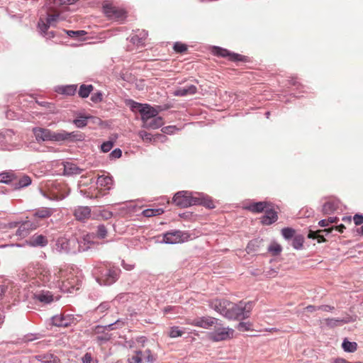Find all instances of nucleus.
Returning <instances> with one entry per match:
<instances>
[{
    "instance_id": "bb28decb",
    "label": "nucleus",
    "mask_w": 363,
    "mask_h": 363,
    "mask_svg": "<svg viewBox=\"0 0 363 363\" xmlns=\"http://www.w3.org/2000/svg\"><path fill=\"white\" fill-rule=\"evenodd\" d=\"M77 86L75 84L59 86L55 88V91L68 96L74 95L77 91Z\"/></svg>"
},
{
    "instance_id": "864d4df0",
    "label": "nucleus",
    "mask_w": 363,
    "mask_h": 363,
    "mask_svg": "<svg viewBox=\"0 0 363 363\" xmlns=\"http://www.w3.org/2000/svg\"><path fill=\"white\" fill-rule=\"evenodd\" d=\"M66 33L71 38H78L86 34L84 30H66Z\"/></svg>"
},
{
    "instance_id": "37998d69",
    "label": "nucleus",
    "mask_w": 363,
    "mask_h": 363,
    "mask_svg": "<svg viewBox=\"0 0 363 363\" xmlns=\"http://www.w3.org/2000/svg\"><path fill=\"white\" fill-rule=\"evenodd\" d=\"M0 182L8 184L9 182H13V175L11 173L3 172L0 174Z\"/></svg>"
},
{
    "instance_id": "49530a36",
    "label": "nucleus",
    "mask_w": 363,
    "mask_h": 363,
    "mask_svg": "<svg viewBox=\"0 0 363 363\" xmlns=\"http://www.w3.org/2000/svg\"><path fill=\"white\" fill-rule=\"evenodd\" d=\"M281 250V246L277 242L272 243L268 247V251L272 253L274 255H279Z\"/></svg>"
},
{
    "instance_id": "f3484780",
    "label": "nucleus",
    "mask_w": 363,
    "mask_h": 363,
    "mask_svg": "<svg viewBox=\"0 0 363 363\" xmlns=\"http://www.w3.org/2000/svg\"><path fill=\"white\" fill-rule=\"evenodd\" d=\"M215 53L218 56L228 57L230 60L234 62L245 60L244 56L237 53L230 52L226 49H223L218 47L215 48Z\"/></svg>"
},
{
    "instance_id": "c9c22d12",
    "label": "nucleus",
    "mask_w": 363,
    "mask_h": 363,
    "mask_svg": "<svg viewBox=\"0 0 363 363\" xmlns=\"http://www.w3.org/2000/svg\"><path fill=\"white\" fill-rule=\"evenodd\" d=\"M304 242V237L302 235H296L292 238L291 245L296 250H301Z\"/></svg>"
},
{
    "instance_id": "9d476101",
    "label": "nucleus",
    "mask_w": 363,
    "mask_h": 363,
    "mask_svg": "<svg viewBox=\"0 0 363 363\" xmlns=\"http://www.w3.org/2000/svg\"><path fill=\"white\" fill-rule=\"evenodd\" d=\"M52 323L57 327H68L72 324L76 323L77 318L72 314L61 313L55 315L52 318Z\"/></svg>"
},
{
    "instance_id": "e2e57ef3",
    "label": "nucleus",
    "mask_w": 363,
    "mask_h": 363,
    "mask_svg": "<svg viewBox=\"0 0 363 363\" xmlns=\"http://www.w3.org/2000/svg\"><path fill=\"white\" fill-rule=\"evenodd\" d=\"M37 359L38 361L41 362L42 363H48V361L51 359V354H40L37 356Z\"/></svg>"
},
{
    "instance_id": "6e6552de",
    "label": "nucleus",
    "mask_w": 363,
    "mask_h": 363,
    "mask_svg": "<svg viewBox=\"0 0 363 363\" xmlns=\"http://www.w3.org/2000/svg\"><path fill=\"white\" fill-rule=\"evenodd\" d=\"M120 272L121 270L118 268L107 269L96 278V281L101 286H110L118 280Z\"/></svg>"
},
{
    "instance_id": "423d86ee",
    "label": "nucleus",
    "mask_w": 363,
    "mask_h": 363,
    "mask_svg": "<svg viewBox=\"0 0 363 363\" xmlns=\"http://www.w3.org/2000/svg\"><path fill=\"white\" fill-rule=\"evenodd\" d=\"M190 238L191 235L188 232L174 230L164 233L162 242L171 245L177 244L186 242Z\"/></svg>"
},
{
    "instance_id": "6e6d98bb",
    "label": "nucleus",
    "mask_w": 363,
    "mask_h": 363,
    "mask_svg": "<svg viewBox=\"0 0 363 363\" xmlns=\"http://www.w3.org/2000/svg\"><path fill=\"white\" fill-rule=\"evenodd\" d=\"M128 104L130 105V108L133 111H139V109H141V107L144 106V104H140V103L134 101L133 100H130L128 102Z\"/></svg>"
},
{
    "instance_id": "7c9ffc66",
    "label": "nucleus",
    "mask_w": 363,
    "mask_h": 363,
    "mask_svg": "<svg viewBox=\"0 0 363 363\" xmlns=\"http://www.w3.org/2000/svg\"><path fill=\"white\" fill-rule=\"evenodd\" d=\"M338 208V203L334 201H330L323 206V213L324 214H330L337 210Z\"/></svg>"
},
{
    "instance_id": "9b49d317",
    "label": "nucleus",
    "mask_w": 363,
    "mask_h": 363,
    "mask_svg": "<svg viewBox=\"0 0 363 363\" xmlns=\"http://www.w3.org/2000/svg\"><path fill=\"white\" fill-rule=\"evenodd\" d=\"M69 194V190L67 187V186L64 184H55V186L52 191V196H47L45 194L43 193V196L52 200H62L65 197H67Z\"/></svg>"
},
{
    "instance_id": "13d9d810",
    "label": "nucleus",
    "mask_w": 363,
    "mask_h": 363,
    "mask_svg": "<svg viewBox=\"0 0 363 363\" xmlns=\"http://www.w3.org/2000/svg\"><path fill=\"white\" fill-rule=\"evenodd\" d=\"M110 308V304L108 302H103L101 303L96 309V311L99 313H104L107 311Z\"/></svg>"
},
{
    "instance_id": "09e8293b",
    "label": "nucleus",
    "mask_w": 363,
    "mask_h": 363,
    "mask_svg": "<svg viewBox=\"0 0 363 363\" xmlns=\"http://www.w3.org/2000/svg\"><path fill=\"white\" fill-rule=\"evenodd\" d=\"M50 26H51V25H50L47 21L45 22L42 19H40L38 23V27L43 35L48 31Z\"/></svg>"
},
{
    "instance_id": "dca6fc26",
    "label": "nucleus",
    "mask_w": 363,
    "mask_h": 363,
    "mask_svg": "<svg viewBox=\"0 0 363 363\" xmlns=\"http://www.w3.org/2000/svg\"><path fill=\"white\" fill-rule=\"evenodd\" d=\"M229 303L230 301L227 300L216 299L211 303L210 306L212 309L226 318V313L228 312L227 308H228Z\"/></svg>"
},
{
    "instance_id": "ea45409f",
    "label": "nucleus",
    "mask_w": 363,
    "mask_h": 363,
    "mask_svg": "<svg viewBox=\"0 0 363 363\" xmlns=\"http://www.w3.org/2000/svg\"><path fill=\"white\" fill-rule=\"evenodd\" d=\"M128 363H143V351L137 350L135 352V354L128 357Z\"/></svg>"
},
{
    "instance_id": "393cba45",
    "label": "nucleus",
    "mask_w": 363,
    "mask_h": 363,
    "mask_svg": "<svg viewBox=\"0 0 363 363\" xmlns=\"http://www.w3.org/2000/svg\"><path fill=\"white\" fill-rule=\"evenodd\" d=\"M163 123V119L161 116H155L147 122H145V123L142 125V127L147 129L155 130L162 127Z\"/></svg>"
},
{
    "instance_id": "de8ad7c7",
    "label": "nucleus",
    "mask_w": 363,
    "mask_h": 363,
    "mask_svg": "<svg viewBox=\"0 0 363 363\" xmlns=\"http://www.w3.org/2000/svg\"><path fill=\"white\" fill-rule=\"evenodd\" d=\"M278 272H279V267H278L267 268L264 271V276L268 277V278L275 277L276 276H277Z\"/></svg>"
},
{
    "instance_id": "79ce46f5",
    "label": "nucleus",
    "mask_w": 363,
    "mask_h": 363,
    "mask_svg": "<svg viewBox=\"0 0 363 363\" xmlns=\"http://www.w3.org/2000/svg\"><path fill=\"white\" fill-rule=\"evenodd\" d=\"M184 333V331L179 328L178 326H173L170 328L169 335L170 337L175 338L181 337Z\"/></svg>"
},
{
    "instance_id": "a878e982",
    "label": "nucleus",
    "mask_w": 363,
    "mask_h": 363,
    "mask_svg": "<svg viewBox=\"0 0 363 363\" xmlns=\"http://www.w3.org/2000/svg\"><path fill=\"white\" fill-rule=\"evenodd\" d=\"M74 216L79 220H84L89 218L91 209L88 206H79L74 210Z\"/></svg>"
},
{
    "instance_id": "338daca9",
    "label": "nucleus",
    "mask_w": 363,
    "mask_h": 363,
    "mask_svg": "<svg viewBox=\"0 0 363 363\" xmlns=\"http://www.w3.org/2000/svg\"><path fill=\"white\" fill-rule=\"evenodd\" d=\"M121 265L127 271H131L134 269L135 264L131 263H126L125 260H122Z\"/></svg>"
},
{
    "instance_id": "a19ab883",
    "label": "nucleus",
    "mask_w": 363,
    "mask_h": 363,
    "mask_svg": "<svg viewBox=\"0 0 363 363\" xmlns=\"http://www.w3.org/2000/svg\"><path fill=\"white\" fill-rule=\"evenodd\" d=\"M157 357L153 354L150 350L147 349L143 352V359L149 363H154L156 361Z\"/></svg>"
},
{
    "instance_id": "2eb2a0df",
    "label": "nucleus",
    "mask_w": 363,
    "mask_h": 363,
    "mask_svg": "<svg viewBox=\"0 0 363 363\" xmlns=\"http://www.w3.org/2000/svg\"><path fill=\"white\" fill-rule=\"evenodd\" d=\"M139 112L141 114L143 124L157 116L158 114V111L149 104H144V106L141 107V109H139Z\"/></svg>"
},
{
    "instance_id": "aec40b11",
    "label": "nucleus",
    "mask_w": 363,
    "mask_h": 363,
    "mask_svg": "<svg viewBox=\"0 0 363 363\" xmlns=\"http://www.w3.org/2000/svg\"><path fill=\"white\" fill-rule=\"evenodd\" d=\"M197 92V88L193 84H186L184 87H179L174 91V96H186L193 95Z\"/></svg>"
},
{
    "instance_id": "7ed1b4c3",
    "label": "nucleus",
    "mask_w": 363,
    "mask_h": 363,
    "mask_svg": "<svg viewBox=\"0 0 363 363\" xmlns=\"http://www.w3.org/2000/svg\"><path fill=\"white\" fill-rule=\"evenodd\" d=\"M86 249L81 246L75 237H60L56 240L53 247V250L60 254H75Z\"/></svg>"
},
{
    "instance_id": "e433bc0d",
    "label": "nucleus",
    "mask_w": 363,
    "mask_h": 363,
    "mask_svg": "<svg viewBox=\"0 0 363 363\" xmlns=\"http://www.w3.org/2000/svg\"><path fill=\"white\" fill-rule=\"evenodd\" d=\"M10 286V281L4 279L0 281V301H3Z\"/></svg>"
},
{
    "instance_id": "8fccbe9b",
    "label": "nucleus",
    "mask_w": 363,
    "mask_h": 363,
    "mask_svg": "<svg viewBox=\"0 0 363 363\" xmlns=\"http://www.w3.org/2000/svg\"><path fill=\"white\" fill-rule=\"evenodd\" d=\"M138 135L145 143H151L153 139L152 135L150 134V133L145 131V130L139 131Z\"/></svg>"
},
{
    "instance_id": "69168bd1",
    "label": "nucleus",
    "mask_w": 363,
    "mask_h": 363,
    "mask_svg": "<svg viewBox=\"0 0 363 363\" xmlns=\"http://www.w3.org/2000/svg\"><path fill=\"white\" fill-rule=\"evenodd\" d=\"M93 102L97 103L102 101V94L101 92H97L91 96V98Z\"/></svg>"
},
{
    "instance_id": "4be33fe9",
    "label": "nucleus",
    "mask_w": 363,
    "mask_h": 363,
    "mask_svg": "<svg viewBox=\"0 0 363 363\" xmlns=\"http://www.w3.org/2000/svg\"><path fill=\"white\" fill-rule=\"evenodd\" d=\"M48 243V241L45 236L37 234L33 235L28 241V244L32 247H45Z\"/></svg>"
},
{
    "instance_id": "f8f14e48",
    "label": "nucleus",
    "mask_w": 363,
    "mask_h": 363,
    "mask_svg": "<svg viewBox=\"0 0 363 363\" xmlns=\"http://www.w3.org/2000/svg\"><path fill=\"white\" fill-rule=\"evenodd\" d=\"M39 226V223L36 220H27L23 221L18 226L16 231V235L25 238L26 237L30 230L36 229Z\"/></svg>"
},
{
    "instance_id": "4468645a",
    "label": "nucleus",
    "mask_w": 363,
    "mask_h": 363,
    "mask_svg": "<svg viewBox=\"0 0 363 363\" xmlns=\"http://www.w3.org/2000/svg\"><path fill=\"white\" fill-rule=\"evenodd\" d=\"M105 13L116 20H122L125 16V13L123 9H120L116 6L111 5H106L104 6Z\"/></svg>"
},
{
    "instance_id": "b1692460",
    "label": "nucleus",
    "mask_w": 363,
    "mask_h": 363,
    "mask_svg": "<svg viewBox=\"0 0 363 363\" xmlns=\"http://www.w3.org/2000/svg\"><path fill=\"white\" fill-rule=\"evenodd\" d=\"M147 32L145 30L138 31V33L133 34L130 37V40L134 45L137 46L143 45L145 43V40L147 37Z\"/></svg>"
},
{
    "instance_id": "0e129e2a",
    "label": "nucleus",
    "mask_w": 363,
    "mask_h": 363,
    "mask_svg": "<svg viewBox=\"0 0 363 363\" xmlns=\"http://www.w3.org/2000/svg\"><path fill=\"white\" fill-rule=\"evenodd\" d=\"M354 223L356 225H359L363 223V215L355 214L353 218Z\"/></svg>"
},
{
    "instance_id": "4c0bfd02",
    "label": "nucleus",
    "mask_w": 363,
    "mask_h": 363,
    "mask_svg": "<svg viewBox=\"0 0 363 363\" xmlns=\"http://www.w3.org/2000/svg\"><path fill=\"white\" fill-rule=\"evenodd\" d=\"M93 90V86L82 84L79 87V90L78 91V94L79 96L82 98H86L90 94L91 91Z\"/></svg>"
},
{
    "instance_id": "5fc2aeb1",
    "label": "nucleus",
    "mask_w": 363,
    "mask_h": 363,
    "mask_svg": "<svg viewBox=\"0 0 363 363\" xmlns=\"http://www.w3.org/2000/svg\"><path fill=\"white\" fill-rule=\"evenodd\" d=\"M174 50L177 52L182 53L187 50V47L185 44L177 42L174 45Z\"/></svg>"
},
{
    "instance_id": "a18cd8bd",
    "label": "nucleus",
    "mask_w": 363,
    "mask_h": 363,
    "mask_svg": "<svg viewBox=\"0 0 363 363\" xmlns=\"http://www.w3.org/2000/svg\"><path fill=\"white\" fill-rule=\"evenodd\" d=\"M62 287H64V291L72 293L75 289H78L79 287H75V286L73 284L72 281H69V279H68L67 281L62 282Z\"/></svg>"
},
{
    "instance_id": "6ab92c4d",
    "label": "nucleus",
    "mask_w": 363,
    "mask_h": 363,
    "mask_svg": "<svg viewBox=\"0 0 363 363\" xmlns=\"http://www.w3.org/2000/svg\"><path fill=\"white\" fill-rule=\"evenodd\" d=\"M55 212V210L52 208L41 207L33 211V216L35 220L38 221V219H45L50 217Z\"/></svg>"
},
{
    "instance_id": "1a4fd4ad",
    "label": "nucleus",
    "mask_w": 363,
    "mask_h": 363,
    "mask_svg": "<svg viewBox=\"0 0 363 363\" xmlns=\"http://www.w3.org/2000/svg\"><path fill=\"white\" fill-rule=\"evenodd\" d=\"M218 319L211 316H202L189 320H188V323L203 329H211L213 326L214 327L216 324H218Z\"/></svg>"
},
{
    "instance_id": "680f3d73",
    "label": "nucleus",
    "mask_w": 363,
    "mask_h": 363,
    "mask_svg": "<svg viewBox=\"0 0 363 363\" xmlns=\"http://www.w3.org/2000/svg\"><path fill=\"white\" fill-rule=\"evenodd\" d=\"M122 155V151L119 148H116L110 153V157L111 159L120 158Z\"/></svg>"
},
{
    "instance_id": "052dcab7",
    "label": "nucleus",
    "mask_w": 363,
    "mask_h": 363,
    "mask_svg": "<svg viewBox=\"0 0 363 363\" xmlns=\"http://www.w3.org/2000/svg\"><path fill=\"white\" fill-rule=\"evenodd\" d=\"M94 359L92 357V355L89 352H86L82 357V363H93Z\"/></svg>"
},
{
    "instance_id": "bf43d9fd",
    "label": "nucleus",
    "mask_w": 363,
    "mask_h": 363,
    "mask_svg": "<svg viewBox=\"0 0 363 363\" xmlns=\"http://www.w3.org/2000/svg\"><path fill=\"white\" fill-rule=\"evenodd\" d=\"M177 130L174 125H168L162 128V132L164 134L171 135L173 134L175 130Z\"/></svg>"
},
{
    "instance_id": "c756f323",
    "label": "nucleus",
    "mask_w": 363,
    "mask_h": 363,
    "mask_svg": "<svg viewBox=\"0 0 363 363\" xmlns=\"http://www.w3.org/2000/svg\"><path fill=\"white\" fill-rule=\"evenodd\" d=\"M324 321L328 326L334 328L342 324L348 323L352 320L347 318L345 319L326 318Z\"/></svg>"
},
{
    "instance_id": "a211bd4d",
    "label": "nucleus",
    "mask_w": 363,
    "mask_h": 363,
    "mask_svg": "<svg viewBox=\"0 0 363 363\" xmlns=\"http://www.w3.org/2000/svg\"><path fill=\"white\" fill-rule=\"evenodd\" d=\"M63 165V174L65 176H72L79 174L83 172V169L77 166V164L70 162H62Z\"/></svg>"
},
{
    "instance_id": "5701e85b",
    "label": "nucleus",
    "mask_w": 363,
    "mask_h": 363,
    "mask_svg": "<svg viewBox=\"0 0 363 363\" xmlns=\"http://www.w3.org/2000/svg\"><path fill=\"white\" fill-rule=\"evenodd\" d=\"M270 204L266 201H259L250 203L247 209L252 213H261L265 211L269 207Z\"/></svg>"
},
{
    "instance_id": "ddd939ff",
    "label": "nucleus",
    "mask_w": 363,
    "mask_h": 363,
    "mask_svg": "<svg viewBox=\"0 0 363 363\" xmlns=\"http://www.w3.org/2000/svg\"><path fill=\"white\" fill-rule=\"evenodd\" d=\"M33 299L43 304H49L54 301V296L50 291L38 290L33 294Z\"/></svg>"
},
{
    "instance_id": "f257e3e1",
    "label": "nucleus",
    "mask_w": 363,
    "mask_h": 363,
    "mask_svg": "<svg viewBox=\"0 0 363 363\" xmlns=\"http://www.w3.org/2000/svg\"><path fill=\"white\" fill-rule=\"evenodd\" d=\"M35 140L40 141H55V142H74L83 140V135L78 131L67 132L60 130L57 132L51 131L49 129L43 128H34L33 129Z\"/></svg>"
},
{
    "instance_id": "c85d7f7f",
    "label": "nucleus",
    "mask_w": 363,
    "mask_h": 363,
    "mask_svg": "<svg viewBox=\"0 0 363 363\" xmlns=\"http://www.w3.org/2000/svg\"><path fill=\"white\" fill-rule=\"evenodd\" d=\"M31 184V178L27 175H23L18 180L14 179V188L15 189H21L23 187H26Z\"/></svg>"
},
{
    "instance_id": "20e7f679",
    "label": "nucleus",
    "mask_w": 363,
    "mask_h": 363,
    "mask_svg": "<svg viewBox=\"0 0 363 363\" xmlns=\"http://www.w3.org/2000/svg\"><path fill=\"white\" fill-rule=\"evenodd\" d=\"M253 303L251 301H240L238 303L230 302L228 304L226 318L228 319H245L247 318L251 313Z\"/></svg>"
},
{
    "instance_id": "412c9836",
    "label": "nucleus",
    "mask_w": 363,
    "mask_h": 363,
    "mask_svg": "<svg viewBox=\"0 0 363 363\" xmlns=\"http://www.w3.org/2000/svg\"><path fill=\"white\" fill-rule=\"evenodd\" d=\"M277 213L274 210L269 207L265 211L264 215L262 216L261 218V222L263 225H271L276 222L277 220Z\"/></svg>"
},
{
    "instance_id": "603ef678",
    "label": "nucleus",
    "mask_w": 363,
    "mask_h": 363,
    "mask_svg": "<svg viewBox=\"0 0 363 363\" xmlns=\"http://www.w3.org/2000/svg\"><path fill=\"white\" fill-rule=\"evenodd\" d=\"M96 235L99 238H104L106 236L107 229L104 225H98Z\"/></svg>"
},
{
    "instance_id": "2f4dec72",
    "label": "nucleus",
    "mask_w": 363,
    "mask_h": 363,
    "mask_svg": "<svg viewBox=\"0 0 363 363\" xmlns=\"http://www.w3.org/2000/svg\"><path fill=\"white\" fill-rule=\"evenodd\" d=\"M96 183L101 186L110 189L111 186L113 184V178L110 176L101 175L98 177Z\"/></svg>"
},
{
    "instance_id": "774afa93",
    "label": "nucleus",
    "mask_w": 363,
    "mask_h": 363,
    "mask_svg": "<svg viewBox=\"0 0 363 363\" xmlns=\"http://www.w3.org/2000/svg\"><path fill=\"white\" fill-rule=\"evenodd\" d=\"M59 18V15H48L46 19V21L51 26L55 21H57Z\"/></svg>"
},
{
    "instance_id": "58836bf2",
    "label": "nucleus",
    "mask_w": 363,
    "mask_h": 363,
    "mask_svg": "<svg viewBox=\"0 0 363 363\" xmlns=\"http://www.w3.org/2000/svg\"><path fill=\"white\" fill-rule=\"evenodd\" d=\"M163 212L162 208H147L144 210L142 213L145 217L149 218L161 215Z\"/></svg>"
},
{
    "instance_id": "473e14b6",
    "label": "nucleus",
    "mask_w": 363,
    "mask_h": 363,
    "mask_svg": "<svg viewBox=\"0 0 363 363\" xmlns=\"http://www.w3.org/2000/svg\"><path fill=\"white\" fill-rule=\"evenodd\" d=\"M94 118L92 116H79L73 121V123L79 128L85 127L89 119Z\"/></svg>"
},
{
    "instance_id": "39448f33",
    "label": "nucleus",
    "mask_w": 363,
    "mask_h": 363,
    "mask_svg": "<svg viewBox=\"0 0 363 363\" xmlns=\"http://www.w3.org/2000/svg\"><path fill=\"white\" fill-rule=\"evenodd\" d=\"M33 279L35 280L33 283L41 282L43 284H47L50 287L60 281V277L55 273L52 275L48 268L42 265L35 269Z\"/></svg>"
},
{
    "instance_id": "f704fd0d",
    "label": "nucleus",
    "mask_w": 363,
    "mask_h": 363,
    "mask_svg": "<svg viewBox=\"0 0 363 363\" xmlns=\"http://www.w3.org/2000/svg\"><path fill=\"white\" fill-rule=\"evenodd\" d=\"M124 324H125V323L123 321H122L121 320H117L116 322L108 324V325H106L105 326H97L96 327L97 333H99V330H101V329L108 330H115L118 328L122 327L123 325H124Z\"/></svg>"
},
{
    "instance_id": "4d7b16f0",
    "label": "nucleus",
    "mask_w": 363,
    "mask_h": 363,
    "mask_svg": "<svg viewBox=\"0 0 363 363\" xmlns=\"http://www.w3.org/2000/svg\"><path fill=\"white\" fill-rule=\"evenodd\" d=\"M113 146V143L111 141H106L101 145V151L104 152H109Z\"/></svg>"
},
{
    "instance_id": "c03bdc74",
    "label": "nucleus",
    "mask_w": 363,
    "mask_h": 363,
    "mask_svg": "<svg viewBox=\"0 0 363 363\" xmlns=\"http://www.w3.org/2000/svg\"><path fill=\"white\" fill-rule=\"evenodd\" d=\"M281 235L286 240H290L295 236V230L291 228H284L281 230Z\"/></svg>"
},
{
    "instance_id": "3c124183",
    "label": "nucleus",
    "mask_w": 363,
    "mask_h": 363,
    "mask_svg": "<svg viewBox=\"0 0 363 363\" xmlns=\"http://www.w3.org/2000/svg\"><path fill=\"white\" fill-rule=\"evenodd\" d=\"M252 324L250 322H240L237 325V329L241 332L248 331L251 329Z\"/></svg>"
},
{
    "instance_id": "f03ea898",
    "label": "nucleus",
    "mask_w": 363,
    "mask_h": 363,
    "mask_svg": "<svg viewBox=\"0 0 363 363\" xmlns=\"http://www.w3.org/2000/svg\"><path fill=\"white\" fill-rule=\"evenodd\" d=\"M173 202L180 208H187L194 205H202L208 208L215 207L211 198L203 193L181 191L175 194Z\"/></svg>"
},
{
    "instance_id": "72a5a7b5",
    "label": "nucleus",
    "mask_w": 363,
    "mask_h": 363,
    "mask_svg": "<svg viewBox=\"0 0 363 363\" xmlns=\"http://www.w3.org/2000/svg\"><path fill=\"white\" fill-rule=\"evenodd\" d=\"M342 347L345 352H354L357 349V344L355 342H350L345 339L342 343Z\"/></svg>"
},
{
    "instance_id": "0eeeda50",
    "label": "nucleus",
    "mask_w": 363,
    "mask_h": 363,
    "mask_svg": "<svg viewBox=\"0 0 363 363\" xmlns=\"http://www.w3.org/2000/svg\"><path fill=\"white\" fill-rule=\"evenodd\" d=\"M234 330L228 327H223L220 320L214 326V330L211 333V338L213 341H223L233 337Z\"/></svg>"
},
{
    "instance_id": "cd10ccee",
    "label": "nucleus",
    "mask_w": 363,
    "mask_h": 363,
    "mask_svg": "<svg viewBox=\"0 0 363 363\" xmlns=\"http://www.w3.org/2000/svg\"><path fill=\"white\" fill-rule=\"evenodd\" d=\"M13 131L10 129L5 130L4 131L0 130V148L4 149V143L11 141V138L13 135Z\"/></svg>"
}]
</instances>
